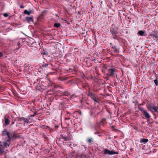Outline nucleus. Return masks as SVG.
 I'll return each instance as SVG.
<instances>
[{
    "instance_id": "47",
    "label": "nucleus",
    "mask_w": 158,
    "mask_h": 158,
    "mask_svg": "<svg viewBox=\"0 0 158 158\" xmlns=\"http://www.w3.org/2000/svg\"><path fill=\"white\" fill-rule=\"evenodd\" d=\"M71 144H70L69 145V146H71Z\"/></svg>"
},
{
    "instance_id": "6",
    "label": "nucleus",
    "mask_w": 158,
    "mask_h": 158,
    "mask_svg": "<svg viewBox=\"0 0 158 158\" xmlns=\"http://www.w3.org/2000/svg\"><path fill=\"white\" fill-rule=\"evenodd\" d=\"M29 23H31L33 22V16L26 17L25 19Z\"/></svg>"
},
{
    "instance_id": "7",
    "label": "nucleus",
    "mask_w": 158,
    "mask_h": 158,
    "mask_svg": "<svg viewBox=\"0 0 158 158\" xmlns=\"http://www.w3.org/2000/svg\"><path fill=\"white\" fill-rule=\"evenodd\" d=\"M110 32L113 35H114L116 36L118 32L116 30H114L113 28H111L110 29Z\"/></svg>"
},
{
    "instance_id": "17",
    "label": "nucleus",
    "mask_w": 158,
    "mask_h": 158,
    "mask_svg": "<svg viewBox=\"0 0 158 158\" xmlns=\"http://www.w3.org/2000/svg\"><path fill=\"white\" fill-rule=\"evenodd\" d=\"M87 141L89 143H92L94 142V139L92 138H89L87 139Z\"/></svg>"
},
{
    "instance_id": "49",
    "label": "nucleus",
    "mask_w": 158,
    "mask_h": 158,
    "mask_svg": "<svg viewBox=\"0 0 158 158\" xmlns=\"http://www.w3.org/2000/svg\"><path fill=\"white\" fill-rule=\"evenodd\" d=\"M51 64L52 65V64Z\"/></svg>"
},
{
    "instance_id": "31",
    "label": "nucleus",
    "mask_w": 158,
    "mask_h": 158,
    "mask_svg": "<svg viewBox=\"0 0 158 158\" xmlns=\"http://www.w3.org/2000/svg\"><path fill=\"white\" fill-rule=\"evenodd\" d=\"M139 109V110L141 111L142 113H143V112H144L145 110H144L143 107H140Z\"/></svg>"
},
{
    "instance_id": "36",
    "label": "nucleus",
    "mask_w": 158,
    "mask_h": 158,
    "mask_svg": "<svg viewBox=\"0 0 158 158\" xmlns=\"http://www.w3.org/2000/svg\"><path fill=\"white\" fill-rule=\"evenodd\" d=\"M114 52L115 53L118 52V50L116 48L114 49Z\"/></svg>"
},
{
    "instance_id": "11",
    "label": "nucleus",
    "mask_w": 158,
    "mask_h": 158,
    "mask_svg": "<svg viewBox=\"0 0 158 158\" xmlns=\"http://www.w3.org/2000/svg\"><path fill=\"white\" fill-rule=\"evenodd\" d=\"M138 33L141 36H146L147 35V34H145L144 31L142 30L139 31L138 32Z\"/></svg>"
},
{
    "instance_id": "32",
    "label": "nucleus",
    "mask_w": 158,
    "mask_h": 158,
    "mask_svg": "<svg viewBox=\"0 0 158 158\" xmlns=\"http://www.w3.org/2000/svg\"><path fill=\"white\" fill-rule=\"evenodd\" d=\"M18 136V135L16 134H14L13 135V137H12V138H14V137H15V138H17V137Z\"/></svg>"
},
{
    "instance_id": "18",
    "label": "nucleus",
    "mask_w": 158,
    "mask_h": 158,
    "mask_svg": "<svg viewBox=\"0 0 158 158\" xmlns=\"http://www.w3.org/2000/svg\"><path fill=\"white\" fill-rule=\"evenodd\" d=\"M41 54L42 55H47L48 54V52L47 51H45V50H44L42 52Z\"/></svg>"
},
{
    "instance_id": "34",
    "label": "nucleus",
    "mask_w": 158,
    "mask_h": 158,
    "mask_svg": "<svg viewBox=\"0 0 158 158\" xmlns=\"http://www.w3.org/2000/svg\"><path fill=\"white\" fill-rule=\"evenodd\" d=\"M155 109H158V107L157 106H155L154 105L153 110Z\"/></svg>"
},
{
    "instance_id": "38",
    "label": "nucleus",
    "mask_w": 158,
    "mask_h": 158,
    "mask_svg": "<svg viewBox=\"0 0 158 158\" xmlns=\"http://www.w3.org/2000/svg\"><path fill=\"white\" fill-rule=\"evenodd\" d=\"M7 136H8V139H11V137H10V132H9L8 134H7Z\"/></svg>"
},
{
    "instance_id": "45",
    "label": "nucleus",
    "mask_w": 158,
    "mask_h": 158,
    "mask_svg": "<svg viewBox=\"0 0 158 158\" xmlns=\"http://www.w3.org/2000/svg\"><path fill=\"white\" fill-rule=\"evenodd\" d=\"M115 48H116V47L115 46H112L111 47V48H113V49H114Z\"/></svg>"
},
{
    "instance_id": "8",
    "label": "nucleus",
    "mask_w": 158,
    "mask_h": 158,
    "mask_svg": "<svg viewBox=\"0 0 158 158\" xmlns=\"http://www.w3.org/2000/svg\"><path fill=\"white\" fill-rule=\"evenodd\" d=\"M142 114L147 119H148L151 117L149 114L146 110Z\"/></svg>"
},
{
    "instance_id": "48",
    "label": "nucleus",
    "mask_w": 158,
    "mask_h": 158,
    "mask_svg": "<svg viewBox=\"0 0 158 158\" xmlns=\"http://www.w3.org/2000/svg\"><path fill=\"white\" fill-rule=\"evenodd\" d=\"M75 145L73 144V146H74V145Z\"/></svg>"
},
{
    "instance_id": "26",
    "label": "nucleus",
    "mask_w": 158,
    "mask_h": 158,
    "mask_svg": "<svg viewBox=\"0 0 158 158\" xmlns=\"http://www.w3.org/2000/svg\"><path fill=\"white\" fill-rule=\"evenodd\" d=\"M154 82L156 86H157L158 85V82L157 78L154 80Z\"/></svg>"
},
{
    "instance_id": "24",
    "label": "nucleus",
    "mask_w": 158,
    "mask_h": 158,
    "mask_svg": "<svg viewBox=\"0 0 158 158\" xmlns=\"http://www.w3.org/2000/svg\"><path fill=\"white\" fill-rule=\"evenodd\" d=\"M81 148L84 151H86L87 148L84 146H82L81 147Z\"/></svg>"
},
{
    "instance_id": "20",
    "label": "nucleus",
    "mask_w": 158,
    "mask_h": 158,
    "mask_svg": "<svg viewBox=\"0 0 158 158\" xmlns=\"http://www.w3.org/2000/svg\"><path fill=\"white\" fill-rule=\"evenodd\" d=\"M150 35L152 36H153V37H154L156 39H157L158 38V36L157 35V33H156L155 34H151Z\"/></svg>"
},
{
    "instance_id": "1",
    "label": "nucleus",
    "mask_w": 158,
    "mask_h": 158,
    "mask_svg": "<svg viewBox=\"0 0 158 158\" xmlns=\"http://www.w3.org/2000/svg\"><path fill=\"white\" fill-rule=\"evenodd\" d=\"M102 111V109L101 110L99 107L96 108L93 110L90 111V115L93 116L99 115Z\"/></svg>"
},
{
    "instance_id": "15",
    "label": "nucleus",
    "mask_w": 158,
    "mask_h": 158,
    "mask_svg": "<svg viewBox=\"0 0 158 158\" xmlns=\"http://www.w3.org/2000/svg\"><path fill=\"white\" fill-rule=\"evenodd\" d=\"M62 94L64 96H69L70 95V94L67 91L62 92Z\"/></svg>"
},
{
    "instance_id": "22",
    "label": "nucleus",
    "mask_w": 158,
    "mask_h": 158,
    "mask_svg": "<svg viewBox=\"0 0 158 158\" xmlns=\"http://www.w3.org/2000/svg\"><path fill=\"white\" fill-rule=\"evenodd\" d=\"M25 120V118L23 117H20L18 118V120L19 121H23Z\"/></svg>"
},
{
    "instance_id": "16",
    "label": "nucleus",
    "mask_w": 158,
    "mask_h": 158,
    "mask_svg": "<svg viewBox=\"0 0 158 158\" xmlns=\"http://www.w3.org/2000/svg\"><path fill=\"white\" fill-rule=\"evenodd\" d=\"M5 148H7L10 146V143H7V141H4L3 142Z\"/></svg>"
},
{
    "instance_id": "4",
    "label": "nucleus",
    "mask_w": 158,
    "mask_h": 158,
    "mask_svg": "<svg viewBox=\"0 0 158 158\" xmlns=\"http://www.w3.org/2000/svg\"><path fill=\"white\" fill-rule=\"evenodd\" d=\"M61 138L64 139L65 141L70 140L72 138V136L71 135H68L67 136H64L62 134L61 135Z\"/></svg>"
},
{
    "instance_id": "29",
    "label": "nucleus",
    "mask_w": 158,
    "mask_h": 158,
    "mask_svg": "<svg viewBox=\"0 0 158 158\" xmlns=\"http://www.w3.org/2000/svg\"><path fill=\"white\" fill-rule=\"evenodd\" d=\"M48 64L47 63H44L43 64H42V65L43 67H47L48 66Z\"/></svg>"
},
{
    "instance_id": "33",
    "label": "nucleus",
    "mask_w": 158,
    "mask_h": 158,
    "mask_svg": "<svg viewBox=\"0 0 158 158\" xmlns=\"http://www.w3.org/2000/svg\"><path fill=\"white\" fill-rule=\"evenodd\" d=\"M9 15L8 13H5L4 14V16L5 17H7Z\"/></svg>"
},
{
    "instance_id": "35",
    "label": "nucleus",
    "mask_w": 158,
    "mask_h": 158,
    "mask_svg": "<svg viewBox=\"0 0 158 158\" xmlns=\"http://www.w3.org/2000/svg\"><path fill=\"white\" fill-rule=\"evenodd\" d=\"M36 42H33L31 44V46H34V45H36Z\"/></svg>"
},
{
    "instance_id": "42",
    "label": "nucleus",
    "mask_w": 158,
    "mask_h": 158,
    "mask_svg": "<svg viewBox=\"0 0 158 158\" xmlns=\"http://www.w3.org/2000/svg\"><path fill=\"white\" fill-rule=\"evenodd\" d=\"M11 140V139H8L6 141H7V142H10V141Z\"/></svg>"
},
{
    "instance_id": "10",
    "label": "nucleus",
    "mask_w": 158,
    "mask_h": 158,
    "mask_svg": "<svg viewBox=\"0 0 158 158\" xmlns=\"http://www.w3.org/2000/svg\"><path fill=\"white\" fill-rule=\"evenodd\" d=\"M88 96L90 97L93 99L96 97L95 94L90 92H89Z\"/></svg>"
},
{
    "instance_id": "30",
    "label": "nucleus",
    "mask_w": 158,
    "mask_h": 158,
    "mask_svg": "<svg viewBox=\"0 0 158 158\" xmlns=\"http://www.w3.org/2000/svg\"><path fill=\"white\" fill-rule=\"evenodd\" d=\"M37 114V112L35 111L34 113V114L33 115H31L30 117H33L35 116Z\"/></svg>"
},
{
    "instance_id": "40",
    "label": "nucleus",
    "mask_w": 158,
    "mask_h": 158,
    "mask_svg": "<svg viewBox=\"0 0 158 158\" xmlns=\"http://www.w3.org/2000/svg\"><path fill=\"white\" fill-rule=\"evenodd\" d=\"M70 119V118L69 117H68V118H66L65 119L69 120Z\"/></svg>"
},
{
    "instance_id": "2",
    "label": "nucleus",
    "mask_w": 158,
    "mask_h": 158,
    "mask_svg": "<svg viewBox=\"0 0 158 158\" xmlns=\"http://www.w3.org/2000/svg\"><path fill=\"white\" fill-rule=\"evenodd\" d=\"M103 153L105 155H113L114 154H118V152L114 151V150L110 151L107 149H104Z\"/></svg>"
},
{
    "instance_id": "46",
    "label": "nucleus",
    "mask_w": 158,
    "mask_h": 158,
    "mask_svg": "<svg viewBox=\"0 0 158 158\" xmlns=\"http://www.w3.org/2000/svg\"><path fill=\"white\" fill-rule=\"evenodd\" d=\"M14 123H15V122H12L11 123V125H10V126L13 125L14 124Z\"/></svg>"
},
{
    "instance_id": "5",
    "label": "nucleus",
    "mask_w": 158,
    "mask_h": 158,
    "mask_svg": "<svg viewBox=\"0 0 158 158\" xmlns=\"http://www.w3.org/2000/svg\"><path fill=\"white\" fill-rule=\"evenodd\" d=\"M108 71L109 73L108 76L109 77H112L114 75L115 71L114 69H108Z\"/></svg>"
},
{
    "instance_id": "23",
    "label": "nucleus",
    "mask_w": 158,
    "mask_h": 158,
    "mask_svg": "<svg viewBox=\"0 0 158 158\" xmlns=\"http://www.w3.org/2000/svg\"><path fill=\"white\" fill-rule=\"evenodd\" d=\"M30 119V118L29 117V118H25V120H24V122L28 123L29 122V120Z\"/></svg>"
},
{
    "instance_id": "44",
    "label": "nucleus",
    "mask_w": 158,
    "mask_h": 158,
    "mask_svg": "<svg viewBox=\"0 0 158 158\" xmlns=\"http://www.w3.org/2000/svg\"><path fill=\"white\" fill-rule=\"evenodd\" d=\"M20 8H24V6H23V5H21L20 6Z\"/></svg>"
},
{
    "instance_id": "25",
    "label": "nucleus",
    "mask_w": 158,
    "mask_h": 158,
    "mask_svg": "<svg viewBox=\"0 0 158 158\" xmlns=\"http://www.w3.org/2000/svg\"><path fill=\"white\" fill-rule=\"evenodd\" d=\"M4 152V149L0 147V153L2 155Z\"/></svg>"
},
{
    "instance_id": "27",
    "label": "nucleus",
    "mask_w": 158,
    "mask_h": 158,
    "mask_svg": "<svg viewBox=\"0 0 158 158\" xmlns=\"http://www.w3.org/2000/svg\"><path fill=\"white\" fill-rule=\"evenodd\" d=\"M76 95L75 94H73V95H71L70 96V99H72V98H73V97H75V98H76Z\"/></svg>"
},
{
    "instance_id": "39",
    "label": "nucleus",
    "mask_w": 158,
    "mask_h": 158,
    "mask_svg": "<svg viewBox=\"0 0 158 158\" xmlns=\"http://www.w3.org/2000/svg\"><path fill=\"white\" fill-rule=\"evenodd\" d=\"M113 36L112 37V38L113 39H117L116 37L117 35H116V36H115L114 35H113Z\"/></svg>"
},
{
    "instance_id": "41",
    "label": "nucleus",
    "mask_w": 158,
    "mask_h": 158,
    "mask_svg": "<svg viewBox=\"0 0 158 158\" xmlns=\"http://www.w3.org/2000/svg\"><path fill=\"white\" fill-rule=\"evenodd\" d=\"M3 56V54L2 52H0V57L2 56Z\"/></svg>"
},
{
    "instance_id": "12",
    "label": "nucleus",
    "mask_w": 158,
    "mask_h": 158,
    "mask_svg": "<svg viewBox=\"0 0 158 158\" xmlns=\"http://www.w3.org/2000/svg\"><path fill=\"white\" fill-rule=\"evenodd\" d=\"M9 132L7 131V129H5L2 132V135L3 136H5L6 135H7V134H8Z\"/></svg>"
},
{
    "instance_id": "28",
    "label": "nucleus",
    "mask_w": 158,
    "mask_h": 158,
    "mask_svg": "<svg viewBox=\"0 0 158 158\" xmlns=\"http://www.w3.org/2000/svg\"><path fill=\"white\" fill-rule=\"evenodd\" d=\"M80 158H86V156L85 154H81L80 156Z\"/></svg>"
},
{
    "instance_id": "14",
    "label": "nucleus",
    "mask_w": 158,
    "mask_h": 158,
    "mask_svg": "<svg viewBox=\"0 0 158 158\" xmlns=\"http://www.w3.org/2000/svg\"><path fill=\"white\" fill-rule=\"evenodd\" d=\"M148 141V139H142L140 140V143H147Z\"/></svg>"
},
{
    "instance_id": "50",
    "label": "nucleus",
    "mask_w": 158,
    "mask_h": 158,
    "mask_svg": "<svg viewBox=\"0 0 158 158\" xmlns=\"http://www.w3.org/2000/svg\"><path fill=\"white\" fill-rule=\"evenodd\" d=\"M19 46L18 49H19Z\"/></svg>"
},
{
    "instance_id": "21",
    "label": "nucleus",
    "mask_w": 158,
    "mask_h": 158,
    "mask_svg": "<svg viewBox=\"0 0 158 158\" xmlns=\"http://www.w3.org/2000/svg\"><path fill=\"white\" fill-rule=\"evenodd\" d=\"M54 26L58 28L60 27V24L59 23H55L54 25Z\"/></svg>"
},
{
    "instance_id": "13",
    "label": "nucleus",
    "mask_w": 158,
    "mask_h": 158,
    "mask_svg": "<svg viewBox=\"0 0 158 158\" xmlns=\"http://www.w3.org/2000/svg\"><path fill=\"white\" fill-rule=\"evenodd\" d=\"M31 12L32 11L31 10L28 11L27 10H25L24 11V13L28 15H30L31 13Z\"/></svg>"
},
{
    "instance_id": "19",
    "label": "nucleus",
    "mask_w": 158,
    "mask_h": 158,
    "mask_svg": "<svg viewBox=\"0 0 158 158\" xmlns=\"http://www.w3.org/2000/svg\"><path fill=\"white\" fill-rule=\"evenodd\" d=\"M93 100L95 102V104L96 103H98V104H99V100L98 98H97L96 97L95 98L93 99Z\"/></svg>"
},
{
    "instance_id": "3",
    "label": "nucleus",
    "mask_w": 158,
    "mask_h": 158,
    "mask_svg": "<svg viewBox=\"0 0 158 158\" xmlns=\"http://www.w3.org/2000/svg\"><path fill=\"white\" fill-rule=\"evenodd\" d=\"M154 104L152 103H149L146 105L147 107L148 110L152 113L154 112L153 110V107Z\"/></svg>"
},
{
    "instance_id": "9",
    "label": "nucleus",
    "mask_w": 158,
    "mask_h": 158,
    "mask_svg": "<svg viewBox=\"0 0 158 158\" xmlns=\"http://www.w3.org/2000/svg\"><path fill=\"white\" fill-rule=\"evenodd\" d=\"M4 118L5 119V125H7L10 124V120L6 116H4Z\"/></svg>"
},
{
    "instance_id": "43",
    "label": "nucleus",
    "mask_w": 158,
    "mask_h": 158,
    "mask_svg": "<svg viewBox=\"0 0 158 158\" xmlns=\"http://www.w3.org/2000/svg\"><path fill=\"white\" fill-rule=\"evenodd\" d=\"M158 109H155L153 110H154V111L155 112H158Z\"/></svg>"
},
{
    "instance_id": "37",
    "label": "nucleus",
    "mask_w": 158,
    "mask_h": 158,
    "mask_svg": "<svg viewBox=\"0 0 158 158\" xmlns=\"http://www.w3.org/2000/svg\"><path fill=\"white\" fill-rule=\"evenodd\" d=\"M43 14H44V12H43L39 16V18H41V17H43L44 16Z\"/></svg>"
}]
</instances>
